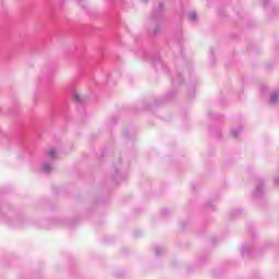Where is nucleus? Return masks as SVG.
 I'll use <instances>...</instances> for the list:
<instances>
[{
    "mask_svg": "<svg viewBox=\"0 0 279 279\" xmlns=\"http://www.w3.org/2000/svg\"><path fill=\"white\" fill-rule=\"evenodd\" d=\"M47 156L49 158H56V149H50L48 153H47Z\"/></svg>",
    "mask_w": 279,
    "mask_h": 279,
    "instance_id": "nucleus-1",
    "label": "nucleus"
},
{
    "mask_svg": "<svg viewBox=\"0 0 279 279\" xmlns=\"http://www.w3.org/2000/svg\"><path fill=\"white\" fill-rule=\"evenodd\" d=\"M44 171H46V172L51 171V166L50 165H45L44 166Z\"/></svg>",
    "mask_w": 279,
    "mask_h": 279,
    "instance_id": "nucleus-2",
    "label": "nucleus"
},
{
    "mask_svg": "<svg viewBox=\"0 0 279 279\" xmlns=\"http://www.w3.org/2000/svg\"><path fill=\"white\" fill-rule=\"evenodd\" d=\"M73 99H74V101H76V104L80 102V95L75 94L73 96Z\"/></svg>",
    "mask_w": 279,
    "mask_h": 279,
    "instance_id": "nucleus-3",
    "label": "nucleus"
},
{
    "mask_svg": "<svg viewBox=\"0 0 279 279\" xmlns=\"http://www.w3.org/2000/svg\"><path fill=\"white\" fill-rule=\"evenodd\" d=\"M190 19H191L192 21H195V13H191V14H190Z\"/></svg>",
    "mask_w": 279,
    "mask_h": 279,
    "instance_id": "nucleus-4",
    "label": "nucleus"
},
{
    "mask_svg": "<svg viewBox=\"0 0 279 279\" xmlns=\"http://www.w3.org/2000/svg\"><path fill=\"white\" fill-rule=\"evenodd\" d=\"M278 95H274V97H272V99H274V101H278Z\"/></svg>",
    "mask_w": 279,
    "mask_h": 279,
    "instance_id": "nucleus-5",
    "label": "nucleus"
}]
</instances>
